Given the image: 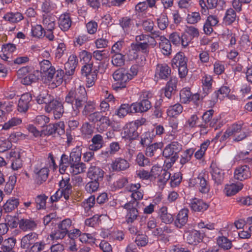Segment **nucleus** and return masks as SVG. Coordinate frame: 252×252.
<instances>
[{"mask_svg": "<svg viewBox=\"0 0 252 252\" xmlns=\"http://www.w3.org/2000/svg\"><path fill=\"white\" fill-rule=\"evenodd\" d=\"M16 240L13 237L5 239L1 247L2 252H15L14 251Z\"/></svg>", "mask_w": 252, "mask_h": 252, "instance_id": "nucleus-29", "label": "nucleus"}, {"mask_svg": "<svg viewBox=\"0 0 252 252\" xmlns=\"http://www.w3.org/2000/svg\"><path fill=\"white\" fill-rule=\"evenodd\" d=\"M26 155V152L21 149L12 150L9 152V159L11 162V168L13 170H17L22 167V159Z\"/></svg>", "mask_w": 252, "mask_h": 252, "instance_id": "nucleus-7", "label": "nucleus"}, {"mask_svg": "<svg viewBox=\"0 0 252 252\" xmlns=\"http://www.w3.org/2000/svg\"><path fill=\"white\" fill-rule=\"evenodd\" d=\"M158 214L162 221L165 223H170L173 221L172 215L168 213L166 206H162L160 208Z\"/></svg>", "mask_w": 252, "mask_h": 252, "instance_id": "nucleus-33", "label": "nucleus"}, {"mask_svg": "<svg viewBox=\"0 0 252 252\" xmlns=\"http://www.w3.org/2000/svg\"><path fill=\"white\" fill-rule=\"evenodd\" d=\"M182 145L177 141H173L164 148L163 156L167 159L164 161L165 167L171 168L179 158L178 154L182 150Z\"/></svg>", "mask_w": 252, "mask_h": 252, "instance_id": "nucleus-2", "label": "nucleus"}, {"mask_svg": "<svg viewBox=\"0 0 252 252\" xmlns=\"http://www.w3.org/2000/svg\"><path fill=\"white\" fill-rule=\"evenodd\" d=\"M78 240L82 243L94 244L95 239L92 236L91 234L83 233L80 234L78 238Z\"/></svg>", "mask_w": 252, "mask_h": 252, "instance_id": "nucleus-59", "label": "nucleus"}, {"mask_svg": "<svg viewBox=\"0 0 252 252\" xmlns=\"http://www.w3.org/2000/svg\"><path fill=\"white\" fill-rule=\"evenodd\" d=\"M230 92V89L228 87L223 86L215 94V96L221 100L224 96H227Z\"/></svg>", "mask_w": 252, "mask_h": 252, "instance_id": "nucleus-60", "label": "nucleus"}, {"mask_svg": "<svg viewBox=\"0 0 252 252\" xmlns=\"http://www.w3.org/2000/svg\"><path fill=\"white\" fill-rule=\"evenodd\" d=\"M177 80L175 78H171L167 83L165 88V95L168 98H170L174 92L175 91L177 87Z\"/></svg>", "mask_w": 252, "mask_h": 252, "instance_id": "nucleus-31", "label": "nucleus"}, {"mask_svg": "<svg viewBox=\"0 0 252 252\" xmlns=\"http://www.w3.org/2000/svg\"><path fill=\"white\" fill-rule=\"evenodd\" d=\"M124 56L122 54H115L112 59V63L116 66H122L125 64Z\"/></svg>", "mask_w": 252, "mask_h": 252, "instance_id": "nucleus-52", "label": "nucleus"}, {"mask_svg": "<svg viewBox=\"0 0 252 252\" xmlns=\"http://www.w3.org/2000/svg\"><path fill=\"white\" fill-rule=\"evenodd\" d=\"M36 227L34 221L28 219H22L19 222V227L24 231L32 230Z\"/></svg>", "mask_w": 252, "mask_h": 252, "instance_id": "nucleus-37", "label": "nucleus"}, {"mask_svg": "<svg viewBox=\"0 0 252 252\" xmlns=\"http://www.w3.org/2000/svg\"><path fill=\"white\" fill-rule=\"evenodd\" d=\"M144 122L143 119L137 120L126 124L121 133L122 138L128 140L135 139L139 136L138 127L143 125Z\"/></svg>", "mask_w": 252, "mask_h": 252, "instance_id": "nucleus-4", "label": "nucleus"}, {"mask_svg": "<svg viewBox=\"0 0 252 252\" xmlns=\"http://www.w3.org/2000/svg\"><path fill=\"white\" fill-rule=\"evenodd\" d=\"M171 74V69L165 63L158 64L156 66L155 77L167 80Z\"/></svg>", "mask_w": 252, "mask_h": 252, "instance_id": "nucleus-11", "label": "nucleus"}, {"mask_svg": "<svg viewBox=\"0 0 252 252\" xmlns=\"http://www.w3.org/2000/svg\"><path fill=\"white\" fill-rule=\"evenodd\" d=\"M251 173L249 167L247 165H241L236 168L234 173L235 179L243 181L251 177Z\"/></svg>", "mask_w": 252, "mask_h": 252, "instance_id": "nucleus-12", "label": "nucleus"}, {"mask_svg": "<svg viewBox=\"0 0 252 252\" xmlns=\"http://www.w3.org/2000/svg\"><path fill=\"white\" fill-rule=\"evenodd\" d=\"M187 59L184 54L181 52L177 53L172 59V64L176 65L177 67L180 65L187 64Z\"/></svg>", "mask_w": 252, "mask_h": 252, "instance_id": "nucleus-45", "label": "nucleus"}, {"mask_svg": "<svg viewBox=\"0 0 252 252\" xmlns=\"http://www.w3.org/2000/svg\"><path fill=\"white\" fill-rule=\"evenodd\" d=\"M71 23L72 21L69 13H65L60 16L59 25L62 30L67 31L71 27Z\"/></svg>", "mask_w": 252, "mask_h": 252, "instance_id": "nucleus-25", "label": "nucleus"}, {"mask_svg": "<svg viewBox=\"0 0 252 252\" xmlns=\"http://www.w3.org/2000/svg\"><path fill=\"white\" fill-rule=\"evenodd\" d=\"M44 30L40 25H36L32 27V35L37 38H41L43 36Z\"/></svg>", "mask_w": 252, "mask_h": 252, "instance_id": "nucleus-61", "label": "nucleus"}, {"mask_svg": "<svg viewBox=\"0 0 252 252\" xmlns=\"http://www.w3.org/2000/svg\"><path fill=\"white\" fill-rule=\"evenodd\" d=\"M203 84V90L205 95L208 94L212 88V79L210 76L205 75L202 80Z\"/></svg>", "mask_w": 252, "mask_h": 252, "instance_id": "nucleus-47", "label": "nucleus"}, {"mask_svg": "<svg viewBox=\"0 0 252 252\" xmlns=\"http://www.w3.org/2000/svg\"><path fill=\"white\" fill-rule=\"evenodd\" d=\"M157 23L158 28L161 30H165L168 25V20L165 14H161L157 19Z\"/></svg>", "mask_w": 252, "mask_h": 252, "instance_id": "nucleus-53", "label": "nucleus"}, {"mask_svg": "<svg viewBox=\"0 0 252 252\" xmlns=\"http://www.w3.org/2000/svg\"><path fill=\"white\" fill-rule=\"evenodd\" d=\"M129 166L128 161L122 158H118L113 162L111 167L115 171H122L127 169Z\"/></svg>", "mask_w": 252, "mask_h": 252, "instance_id": "nucleus-27", "label": "nucleus"}, {"mask_svg": "<svg viewBox=\"0 0 252 252\" xmlns=\"http://www.w3.org/2000/svg\"><path fill=\"white\" fill-rule=\"evenodd\" d=\"M45 110L48 113L53 112L56 119H60L64 112L63 105L61 102L52 98L48 104H46Z\"/></svg>", "mask_w": 252, "mask_h": 252, "instance_id": "nucleus-9", "label": "nucleus"}, {"mask_svg": "<svg viewBox=\"0 0 252 252\" xmlns=\"http://www.w3.org/2000/svg\"><path fill=\"white\" fill-rule=\"evenodd\" d=\"M78 64V60L76 56L74 55H70L67 62L64 64V69L65 70V75L67 76L72 75Z\"/></svg>", "mask_w": 252, "mask_h": 252, "instance_id": "nucleus-19", "label": "nucleus"}, {"mask_svg": "<svg viewBox=\"0 0 252 252\" xmlns=\"http://www.w3.org/2000/svg\"><path fill=\"white\" fill-rule=\"evenodd\" d=\"M107 33L105 32L104 33H102L101 37L95 41V44L97 48H103L107 47L109 41L107 39Z\"/></svg>", "mask_w": 252, "mask_h": 252, "instance_id": "nucleus-49", "label": "nucleus"}, {"mask_svg": "<svg viewBox=\"0 0 252 252\" xmlns=\"http://www.w3.org/2000/svg\"><path fill=\"white\" fill-rule=\"evenodd\" d=\"M194 150L192 148L189 149L184 152L181 156L180 162L182 165H184L188 162L191 158Z\"/></svg>", "mask_w": 252, "mask_h": 252, "instance_id": "nucleus-46", "label": "nucleus"}, {"mask_svg": "<svg viewBox=\"0 0 252 252\" xmlns=\"http://www.w3.org/2000/svg\"><path fill=\"white\" fill-rule=\"evenodd\" d=\"M136 162L140 166H145L149 164L150 160L142 153H140L137 155Z\"/></svg>", "mask_w": 252, "mask_h": 252, "instance_id": "nucleus-63", "label": "nucleus"}, {"mask_svg": "<svg viewBox=\"0 0 252 252\" xmlns=\"http://www.w3.org/2000/svg\"><path fill=\"white\" fill-rule=\"evenodd\" d=\"M183 107L179 103L170 106L167 110V114L171 117H175L182 113Z\"/></svg>", "mask_w": 252, "mask_h": 252, "instance_id": "nucleus-44", "label": "nucleus"}, {"mask_svg": "<svg viewBox=\"0 0 252 252\" xmlns=\"http://www.w3.org/2000/svg\"><path fill=\"white\" fill-rule=\"evenodd\" d=\"M243 187V185L241 183L231 184L226 185L224 191L227 196H230L236 194L242 189Z\"/></svg>", "mask_w": 252, "mask_h": 252, "instance_id": "nucleus-30", "label": "nucleus"}, {"mask_svg": "<svg viewBox=\"0 0 252 252\" xmlns=\"http://www.w3.org/2000/svg\"><path fill=\"white\" fill-rule=\"evenodd\" d=\"M64 102L71 105V115L72 117L77 116L80 113V109L84 106L82 114L87 116L93 112L95 107L93 102L88 101V96L85 88L83 86L75 90H70L65 97Z\"/></svg>", "mask_w": 252, "mask_h": 252, "instance_id": "nucleus-1", "label": "nucleus"}, {"mask_svg": "<svg viewBox=\"0 0 252 252\" xmlns=\"http://www.w3.org/2000/svg\"><path fill=\"white\" fill-rule=\"evenodd\" d=\"M3 19L10 23H16L23 20L24 16L19 12H8L4 15Z\"/></svg>", "mask_w": 252, "mask_h": 252, "instance_id": "nucleus-32", "label": "nucleus"}, {"mask_svg": "<svg viewBox=\"0 0 252 252\" xmlns=\"http://www.w3.org/2000/svg\"><path fill=\"white\" fill-rule=\"evenodd\" d=\"M153 173H155V178H158V182L162 184H165L170 179L171 174L160 167L154 166Z\"/></svg>", "mask_w": 252, "mask_h": 252, "instance_id": "nucleus-14", "label": "nucleus"}, {"mask_svg": "<svg viewBox=\"0 0 252 252\" xmlns=\"http://www.w3.org/2000/svg\"><path fill=\"white\" fill-rule=\"evenodd\" d=\"M143 29L146 32H150L151 34V39L159 36L160 32L159 31L154 30V23L152 21L150 20H145L142 24Z\"/></svg>", "mask_w": 252, "mask_h": 252, "instance_id": "nucleus-24", "label": "nucleus"}, {"mask_svg": "<svg viewBox=\"0 0 252 252\" xmlns=\"http://www.w3.org/2000/svg\"><path fill=\"white\" fill-rule=\"evenodd\" d=\"M46 246L43 241L35 242L29 248L28 252H41L44 250Z\"/></svg>", "mask_w": 252, "mask_h": 252, "instance_id": "nucleus-50", "label": "nucleus"}, {"mask_svg": "<svg viewBox=\"0 0 252 252\" xmlns=\"http://www.w3.org/2000/svg\"><path fill=\"white\" fill-rule=\"evenodd\" d=\"M217 242L219 246L223 249L228 250L231 248V242L225 237H219Z\"/></svg>", "mask_w": 252, "mask_h": 252, "instance_id": "nucleus-54", "label": "nucleus"}, {"mask_svg": "<svg viewBox=\"0 0 252 252\" xmlns=\"http://www.w3.org/2000/svg\"><path fill=\"white\" fill-rule=\"evenodd\" d=\"M153 137L149 131L146 132L140 136V144L143 147L149 146L152 142Z\"/></svg>", "mask_w": 252, "mask_h": 252, "instance_id": "nucleus-48", "label": "nucleus"}, {"mask_svg": "<svg viewBox=\"0 0 252 252\" xmlns=\"http://www.w3.org/2000/svg\"><path fill=\"white\" fill-rule=\"evenodd\" d=\"M104 171L99 167L91 166L88 170L87 176L92 180L100 182L102 180Z\"/></svg>", "mask_w": 252, "mask_h": 252, "instance_id": "nucleus-16", "label": "nucleus"}, {"mask_svg": "<svg viewBox=\"0 0 252 252\" xmlns=\"http://www.w3.org/2000/svg\"><path fill=\"white\" fill-rule=\"evenodd\" d=\"M99 187V182L93 180L88 182L85 186L86 190L90 193L96 191Z\"/></svg>", "mask_w": 252, "mask_h": 252, "instance_id": "nucleus-56", "label": "nucleus"}, {"mask_svg": "<svg viewBox=\"0 0 252 252\" xmlns=\"http://www.w3.org/2000/svg\"><path fill=\"white\" fill-rule=\"evenodd\" d=\"M59 186L60 189L50 198L53 202L58 201L63 196L65 200L68 199L72 192V186L69 183V179H62L60 182Z\"/></svg>", "mask_w": 252, "mask_h": 252, "instance_id": "nucleus-5", "label": "nucleus"}, {"mask_svg": "<svg viewBox=\"0 0 252 252\" xmlns=\"http://www.w3.org/2000/svg\"><path fill=\"white\" fill-rule=\"evenodd\" d=\"M112 125V122L108 117L103 116L96 124L98 132L102 133L106 131L108 127Z\"/></svg>", "mask_w": 252, "mask_h": 252, "instance_id": "nucleus-28", "label": "nucleus"}, {"mask_svg": "<svg viewBox=\"0 0 252 252\" xmlns=\"http://www.w3.org/2000/svg\"><path fill=\"white\" fill-rule=\"evenodd\" d=\"M151 107V103L148 99H143L140 102L132 103V110L135 113L147 111Z\"/></svg>", "mask_w": 252, "mask_h": 252, "instance_id": "nucleus-17", "label": "nucleus"}, {"mask_svg": "<svg viewBox=\"0 0 252 252\" xmlns=\"http://www.w3.org/2000/svg\"><path fill=\"white\" fill-rule=\"evenodd\" d=\"M187 240L189 244L196 245L201 240L200 232L197 230H192L187 235Z\"/></svg>", "mask_w": 252, "mask_h": 252, "instance_id": "nucleus-39", "label": "nucleus"}, {"mask_svg": "<svg viewBox=\"0 0 252 252\" xmlns=\"http://www.w3.org/2000/svg\"><path fill=\"white\" fill-rule=\"evenodd\" d=\"M211 171L210 173L212 179L217 185L221 184L224 179V173L222 169L219 168L216 164L211 165Z\"/></svg>", "mask_w": 252, "mask_h": 252, "instance_id": "nucleus-15", "label": "nucleus"}, {"mask_svg": "<svg viewBox=\"0 0 252 252\" xmlns=\"http://www.w3.org/2000/svg\"><path fill=\"white\" fill-rule=\"evenodd\" d=\"M98 70H94L91 73L85 76L87 79V86L89 88L92 87L97 79Z\"/></svg>", "mask_w": 252, "mask_h": 252, "instance_id": "nucleus-58", "label": "nucleus"}, {"mask_svg": "<svg viewBox=\"0 0 252 252\" xmlns=\"http://www.w3.org/2000/svg\"><path fill=\"white\" fill-rule=\"evenodd\" d=\"M156 45V41L155 39H152L151 42H140L131 44V48L133 52V56L132 58H129V60L135 59L137 58L138 55L135 52L142 51V53H146L148 52L150 46L152 47Z\"/></svg>", "mask_w": 252, "mask_h": 252, "instance_id": "nucleus-10", "label": "nucleus"}, {"mask_svg": "<svg viewBox=\"0 0 252 252\" xmlns=\"http://www.w3.org/2000/svg\"><path fill=\"white\" fill-rule=\"evenodd\" d=\"M159 47L161 50L162 54L165 56H169L172 52L171 45L170 41L164 36H160Z\"/></svg>", "mask_w": 252, "mask_h": 252, "instance_id": "nucleus-26", "label": "nucleus"}, {"mask_svg": "<svg viewBox=\"0 0 252 252\" xmlns=\"http://www.w3.org/2000/svg\"><path fill=\"white\" fill-rule=\"evenodd\" d=\"M189 184L190 186H196L199 191L203 193H208L210 190L204 173H200L197 177L190 179Z\"/></svg>", "mask_w": 252, "mask_h": 252, "instance_id": "nucleus-8", "label": "nucleus"}, {"mask_svg": "<svg viewBox=\"0 0 252 252\" xmlns=\"http://www.w3.org/2000/svg\"><path fill=\"white\" fill-rule=\"evenodd\" d=\"M64 76V71L62 69L56 70L52 84L56 87L59 86L63 82V78Z\"/></svg>", "mask_w": 252, "mask_h": 252, "instance_id": "nucleus-51", "label": "nucleus"}, {"mask_svg": "<svg viewBox=\"0 0 252 252\" xmlns=\"http://www.w3.org/2000/svg\"><path fill=\"white\" fill-rule=\"evenodd\" d=\"M47 197L45 195H39L35 198L36 207L38 210L44 208L46 205V200Z\"/></svg>", "mask_w": 252, "mask_h": 252, "instance_id": "nucleus-62", "label": "nucleus"}, {"mask_svg": "<svg viewBox=\"0 0 252 252\" xmlns=\"http://www.w3.org/2000/svg\"><path fill=\"white\" fill-rule=\"evenodd\" d=\"M127 75V70L124 67L117 69L113 74V78L116 82L115 89H123L126 87L127 83L130 80Z\"/></svg>", "mask_w": 252, "mask_h": 252, "instance_id": "nucleus-6", "label": "nucleus"}, {"mask_svg": "<svg viewBox=\"0 0 252 252\" xmlns=\"http://www.w3.org/2000/svg\"><path fill=\"white\" fill-rule=\"evenodd\" d=\"M38 235L35 232H30L22 237L21 240V247L29 249L38 240Z\"/></svg>", "mask_w": 252, "mask_h": 252, "instance_id": "nucleus-18", "label": "nucleus"}, {"mask_svg": "<svg viewBox=\"0 0 252 252\" xmlns=\"http://www.w3.org/2000/svg\"><path fill=\"white\" fill-rule=\"evenodd\" d=\"M86 166L83 162H75L70 164L69 170L74 175L83 173L85 171Z\"/></svg>", "mask_w": 252, "mask_h": 252, "instance_id": "nucleus-38", "label": "nucleus"}, {"mask_svg": "<svg viewBox=\"0 0 252 252\" xmlns=\"http://www.w3.org/2000/svg\"><path fill=\"white\" fill-rule=\"evenodd\" d=\"M236 16V13L232 8L227 9L223 19V23L227 25L231 24L235 21Z\"/></svg>", "mask_w": 252, "mask_h": 252, "instance_id": "nucleus-41", "label": "nucleus"}, {"mask_svg": "<svg viewBox=\"0 0 252 252\" xmlns=\"http://www.w3.org/2000/svg\"><path fill=\"white\" fill-rule=\"evenodd\" d=\"M160 143H155L152 144H150L147 146L146 149V155L150 157H153L155 152L160 148Z\"/></svg>", "mask_w": 252, "mask_h": 252, "instance_id": "nucleus-55", "label": "nucleus"}, {"mask_svg": "<svg viewBox=\"0 0 252 252\" xmlns=\"http://www.w3.org/2000/svg\"><path fill=\"white\" fill-rule=\"evenodd\" d=\"M32 100L31 94L26 93L22 94L18 102V111L20 112H26L30 107V103Z\"/></svg>", "mask_w": 252, "mask_h": 252, "instance_id": "nucleus-13", "label": "nucleus"}, {"mask_svg": "<svg viewBox=\"0 0 252 252\" xmlns=\"http://www.w3.org/2000/svg\"><path fill=\"white\" fill-rule=\"evenodd\" d=\"M189 204L191 209L195 212H204L209 207V205L203 200L196 198L190 200Z\"/></svg>", "mask_w": 252, "mask_h": 252, "instance_id": "nucleus-20", "label": "nucleus"}, {"mask_svg": "<svg viewBox=\"0 0 252 252\" xmlns=\"http://www.w3.org/2000/svg\"><path fill=\"white\" fill-rule=\"evenodd\" d=\"M82 146H77L72 150L70 154V164L79 162L81 160Z\"/></svg>", "mask_w": 252, "mask_h": 252, "instance_id": "nucleus-34", "label": "nucleus"}, {"mask_svg": "<svg viewBox=\"0 0 252 252\" xmlns=\"http://www.w3.org/2000/svg\"><path fill=\"white\" fill-rule=\"evenodd\" d=\"M33 172L35 182L38 185H41L45 182L47 180L49 174V170L46 167H43L40 169L35 167Z\"/></svg>", "mask_w": 252, "mask_h": 252, "instance_id": "nucleus-21", "label": "nucleus"}, {"mask_svg": "<svg viewBox=\"0 0 252 252\" xmlns=\"http://www.w3.org/2000/svg\"><path fill=\"white\" fill-rule=\"evenodd\" d=\"M49 122V118L45 115L37 116L34 120L35 124L41 127L44 126Z\"/></svg>", "mask_w": 252, "mask_h": 252, "instance_id": "nucleus-64", "label": "nucleus"}, {"mask_svg": "<svg viewBox=\"0 0 252 252\" xmlns=\"http://www.w3.org/2000/svg\"><path fill=\"white\" fill-rule=\"evenodd\" d=\"M191 93L189 89L184 88L180 91V97L182 102L186 103L190 101Z\"/></svg>", "mask_w": 252, "mask_h": 252, "instance_id": "nucleus-57", "label": "nucleus"}, {"mask_svg": "<svg viewBox=\"0 0 252 252\" xmlns=\"http://www.w3.org/2000/svg\"><path fill=\"white\" fill-rule=\"evenodd\" d=\"M21 123L22 120L21 119L13 117L2 125V129L9 130L12 127L20 125Z\"/></svg>", "mask_w": 252, "mask_h": 252, "instance_id": "nucleus-43", "label": "nucleus"}, {"mask_svg": "<svg viewBox=\"0 0 252 252\" xmlns=\"http://www.w3.org/2000/svg\"><path fill=\"white\" fill-rule=\"evenodd\" d=\"M189 212V210L185 208L179 211L175 220V224L177 227L181 228L187 223Z\"/></svg>", "mask_w": 252, "mask_h": 252, "instance_id": "nucleus-23", "label": "nucleus"}, {"mask_svg": "<svg viewBox=\"0 0 252 252\" xmlns=\"http://www.w3.org/2000/svg\"><path fill=\"white\" fill-rule=\"evenodd\" d=\"M153 169L154 166L151 169L150 172L144 169L139 170L136 171V175L137 177L142 180H148L153 177L155 178V173L153 172Z\"/></svg>", "mask_w": 252, "mask_h": 252, "instance_id": "nucleus-42", "label": "nucleus"}, {"mask_svg": "<svg viewBox=\"0 0 252 252\" xmlns=\"http://www.w3.org/2000/svg\"><path fill=\"white\" fill-rule=\"evenodd\" d=\"M128 113H134L132 110V104L131 105L128 104H122L116 111V114L120 118L124 117Z\"/></svg>", "mask_w": 252, "mask_h": 252, "instance_id": "nucleus-36", "label": "nucleus"}, {"mask_svg": "<svg viewBox=\"0 0 252 252\" xmlns=\"http://www.w3.org/2000/svg\"><path fill=\"white\" fill-rule=\"evenodd\" d=\"M19 199L15 197L9 198L3 205V209L6 212H10L17 207Z\"/></svg>", "mask_w": 252, "mask_h": 252, "instance_id": "nucleus-40", "label": "nucleus"}, {"mask_svg": "<svg viewBox=\"0 0 252 252\" xmlns=\"http://www.w3.org/2000/svg\"><path fill=\"white\" fill-rule=\"evenodd\" d=\"M47 134L52 135L57 133L62 135L64 133V125L63 122H60L55 124H50L46 127Z\"/></svg>", "mask_w": 252, "mask_h": 252, "instance_id": "nucleus-22", "label": "nucleus"}, {"mask_svg": "<svg viewBox=\"0 0 252 252\" xmlns=\"http://www.w3.org/2000/svg\"><path fill=\"white\" fill-rule=\"evenodd\" d=\"M53 97L49 94L46 90H42L36 97V101L38 104L45 103L48 104Z\"/></svg>", "mask_w": 252, "mask_h": 252, "instance_id": "nucleus-35", "label": "nucleus"}, {"mask_svg": "<svg viewBox=\"0 0 252 252\" xmlns=\"http://www.w3.org/2000/svg\"><path fill=\"white\" fill-rule=\"evenodd\" d=\"M138 202L135 201H129L125 204L123 208L126 210V214L125 217L126 222L127 224L133 223L138 220L139 218H141V220H145L146 217L139 215V212L136 208Z\"/></svg>", "mask_w": 252, "mask_h": 252, "instance_id": "nucleus-3", "label": "nucleus"}]
</instances>
